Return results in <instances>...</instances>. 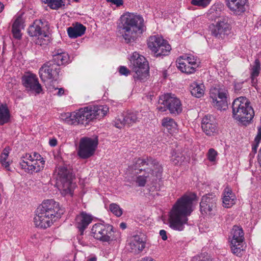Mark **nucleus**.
Returning a JSON list of instances; mask_svg holds the SVG:
<instances>
[{"instance_id":"1","label":"nucleus","mask_w":261,"mask_h":261,"mask_svg":"<svg viewBox=\"0 0 261 261\" xmlns=\"http://www.w3.org/2000/svg\"><path fill=\"white\" fill-rule=\"evenodd\" d=\"M196 200L194 193L185 194L173 206L169 215V226L172 229L182 231L187 223L188 217L194 210L193 203Z\"/></svg>"},{"instance_id":"2","label":"nucleus","mask_w":261,"mask_h":261,"mask_svg":"<svg viewBox=\"0 0 261 261\" xmlns=\"http://www.w3.org/2000/svg\"><path fill=\"white\" fill-rule=\"evenodd\" d=\"M130 169L138 175L135 181L139 187L145 186L148 181H154L160 178L163 167L159 162L152 158L136 159Z\"/></svg>"},{"instance_id":"3","label":"nucleus","mask_w":261,"mask_h":261,"mask_svg":"<svg viewBox=\"0 0 261 261\" xmlns=\"http://www.w3.org/2000/svg\"><path fill=\"white\" fill-rule=\"evenodd\" d=\"M144 19L140 15L127 12L120 18L118 31L127 43L136 40L142 33Z\"/></svg>"},{"instance_id":"4","label":"nucleus","mask_w":261,"mask_h":261,"mask_svg":"<svg viewBox=\"0 0 261 261\" xmlns=\"http://www.w3.org/2000/svg\"><path fill=\"white\" fill-rule=\"evenodd\" d=\"M64 210L53 199L45 200L37 209L34 222L36 227L46 228L49 227L56 219L63 214Z\"/></svg>"},{"instance_id":"5","label":"nucleus","mask_w":261,"mask_h":261,"mask_svg":"<svg viewBox=\"0 0 261 261\" xmlns=\"http://www.w3.org/2000/svg\"><path fill=\"white\" fill-rule=\"evenodd\" d=\"M109 110L106 106H89L79 109L71 114L67 120L72 124H87L90 121L105 116Z\"/></svg>"},{"instance_id":"6","label":"nucleus","mask_w":261,"mask_h":261,"mask_svg":"<svg viewBox=\"0 0 261 261\" xmlns=\"http://www.w3.org/2000/svg\"><path fill=\"white\" fill-rule=\"evenodd\" d=\"M232 117L244 125L249 124L254 116V112L249 100L245 97L236 98L232 104Z\"/></svg>"},{"instance_id":"7","label":"nucleus","mask_w":261,"mask_h":261,"mask_svg":"<svg viewBox=\"0 0 261 261\" xmlns=\"http://www.w3.org/2000/svg\"><path fill=\"white\" fill-rule=\"evenodd\" d=\"M58 189L63 196L73 195L74 184L72 182V175L65 166H59L55 171Z\"/></svg>"},{"instance_id":"8","label":"nucleus","mask_w":261,"mask_h":261,"mask_svg":"<svg viewBox=\"0 0 261 261\" xmlns=\"http://www.w3.org/2000/svg\"><path fill=\"white\" fill-rule=\"evenodd\" d=\"M211 19L215 22L211 30L212 35L219 40L224 39L229 34L231 29L229 18L224 15L219 16L213 14Z\"/></svg>"},{"instance_id":"9","label":"nucleus","mask_w":261,"mask_h":261,"mask_svg":"<svg viewBox=\"0 0 261 261\" xmlns=\"http://www.w3.org/2000/svg\"><path fill=\"white\" fill-rule=\"evenodd\" d=\"M48 29L47 22L41 19L35 20L28 29L30 36L36 37L35 43L40 45L46 44L47 40L45 38L48 37L46 30Z\"/></svg>"},{"instance_id":"10","label":"nucleus","mask_w":261,"mask_h":261,"mask_svg":"<svg viewBox=\"0 0 261 261\" xmlns=\"http://www.w3.org/2000/svg\"><path fill=\"white\" fill-rule=\"evenodd\" d=\"M244 233L242 228L235 225L231 229L230 240V248L232 253L238 256H241L244 251Z\"/></svg>"},{"instance_id":"11","label":"nucleus","mask_w":261,"mask_h":261,"mask_svg":"<svg viewBox=\"0 0 261 261\" xmlns=\"http://www.w3.org/2000/svg\"><path fill=\"white\" fill-rule=\"evenodd\" d=\"M147 45L148 48L156 54V57L168 55L171 49L167 41L159 35L150 37Z\"/></svg>"},{"instance_id":"12","label":"nucleus","mask_w":261,"mask_h":261,"mask_svg":"<svg viewBox=\"0 0 261 261\" xmlns=\"http://www.w3.org/2000/svg\"><path fill=\"white\" fill-rule=\"evenodd\" d=\"M142 115L137 111H127L117 115L114 121V125L118 128H122L125 125H132L139 122Z\"/></svg>"},{"instance_id":"13","label":"nucleus","mask_w":261,"mask_h":261,"mask_svg":"<svg viewBox=\"0 0 261 261\" xmlns=\"http://www.w3.org/2000/svg\"><path fill=\"white\" fill-rule=\"evenodd\" d=\"M98 140L97 138L84 137L80 141L77 151L79 156L83 159H88L92 156L97 148Z\"/></svg>"},{"instance_id":"14","label":"nucleus","mask_w":261,"mask_h":261,"mask_svg":"<svg viewBox=\"0 0 261 261\" xmlns=\"http://www.w3.org/2000/svg\"><path fill=\"white\" fill-rule=\"evenodd\" d=\"M213 106L218 110H225L227 108V91L224 88H212L210 92Z\"/></svg>"},{"instance_id":"15","label":"nucleus","mask_w":261,"mask_h":261,"mask_svg":"<svg viewBox=\"0 0 261 261\" xmlns=\"http://www.w3.org/2000/svg\"><path fill=\"white\" fill-rule=\"evenodd\" d=\"M113 226L109 224L97 223L91 229L92 236L96 240L103 242H109L113 240Z\"/></svg>"},{"instance_id":"16","label":"nucleus","mask_w":261,"mask_h":261,"mask_svg":"<svg viewBox=\"0 0 261 261\" xmlns=\"http://www.w3.org/2000/svg\"><path fill=\"white\" fill-rule=\"evenodd\" d=\"M159 103L166 105L171 114L178 115L182 110L180 99L171 93H166L161 96Z\"/></svg>"},{"instance_id":"17","label":"nucleus","mask_w":261,"mask_h":261,"mask_svg":"<svg viewBox=\"0 0 261 261\" xmlns=\"http://www.w3.org/2000/svg\"><path fill=\"white\" fill-rule=\"evenodd\" d=\"M22 83L26 90L35 94H40L42 89L37 76L32 73L27 72L22 77Z\"/></svg>"},{"instance_id":"18","label":"nucleus","mask_w":261,"mask_h":261,"mask_svg":"<svg viewBox=\"0 0 261 261\" xmlns=\"http://www.w3.org/2000/svg\"><path fill=\"white\" fill-rule=\"evenodd\" d=\"M45 160L36 161L30 159H23L19 163L21 168L25 172L32 174L42 170L44 167Z\"/></svg>"},{"instance_id":"19","label":"nucleus","mask_w":261,"mask_h":261,"mask_svg":"<svg viewBox=\"0 0 261 261\" xmlns=\"http://www.w3.org/2000/svg\"><path fill=\"white\" fill-rule=\"evenodd\" d=\"M216 198L213 195L203 196L200 203V208L202 214H212L216 207Z\"/></svg>"},{"instance_id":"20","label":"nucleus","mask_w":261,"mask_h":261,"mask_svg":"<svg viewBox=\"0 0 261 261\" xmlns=\"http://www.w3.org/2000/svg\"><path fill=\"white\" fill-rule=\"evenodd\" d=\"M201 127L206 135L208 136L214 135L217 130L216 119L212 115H205L201 121Z\"/></svg>"},{"instance_id":"21","label":"nucleus","mask_w":261,"mask_h":261,"mask_svg":"<svg viewBox=\"0 0 261 261\" xmlns=\"http://www.w3.org/2000/svg\"><path fill=\"white\" fill-rule=\"evenodd\" d=\"M247 0H225L226 5L234 14L240 15L246 11Z\"/></svg>"},{"instance_id":"22","label":"nucleus","mask_w":261,"mask_h":261,"mask_svg":"<svg viewBox=\"0 0 261 261\" xmlns=\"http://www.w3.org/2000/svg\"><path fill=\"white\" fill-rule=\"evenodd\" d=\"M146 242L144 238L139 235L133 236L128 243V249L131 252L138 254L145 248Z\"/></svg>"},{"instance_id":"23","label":"nucleus","mask_w":261,"mask_h":261,"mask_svg":"<svg viewBox=\"0 0 261 261\" xmlns=\"http://www.w3.org/2000/svg\"><path fill=\"white\" fill-rule=\"evenodd\" d=\"M51 62L53 63H50V65H62L70 63L71 60L67 53L58 49L53 52Z\"/></svg>"},{"instance_id":"24","label":"nucleus","mask_w":261,"mask_h":261,"mask_svg":"<svg viewBox=\"0 0 261 261\" xmlns=\"http://www.w3.org/2000/svg\"><path fill=\"white\" fill-rule=\"evenodd\" d=\"M93 219V217L91 215L84 212L76 216L75 225L82 233L92 222Z\"/></svg>"},{"instance_id":"25","label":"nucleus","mask_w":261,"mask_h":261,"mask_svg":"<svg viewBox=\"0 0 261 261\" xmlns=\"http://www.w3.org/2000/svg\"><path fill=\"white\" fill-rule=\"evenodd\" d=\"M39 74L41 80L45 82L56 78L58 75V72L53 66H42L39 69Z\"/></svg>"},{"instance_id":"26","label":"nucleus","mask_w":261,"mask_h":261,"mask_svg":"<svg viewBox=\"0 0 261 261\" xmlns=\"http://www.w3.org/2000/svg\"><path fill=\"white\" fill-rule=\"evenodd\" d=\"M223 195V204L224 207L229 208L234 204L236 197L230 187H226L224 189Z\"/></svg>"},{"instance_id":"27","label":"nucleus","mask_w":261,"mask_h":261,"mask_svg":"<svg viewBox=\"0 0 261 261\" xmlns=\"http://www.w3.org/2000/svg\"><path fill=\"white\" fill-rule=\"evenodd\" d=\"M176 63L179 65H186L187 64L192 65L201 63L199 59L192 55H183L179 57L176 60Z\"/></svg>"},{"instance_id":"28","label":"nucleus","mask_w":261,"mask_h":261,"mask_svg":"<svg viewBox=\"0 0 261 261\" xmlns=\"http://www.w3.org/2000/svg\"><path fill=\"white\" fill-rule=\"evenodd\" d=\"M86 27L83 24L76 23L73 27L67 29L68 36L71 38H76L82 36L85 32Z\"/></svg>"},{"instance_id":"29","label":"nucleus","mask_w":261,"mask_h":261,"mask_svg":"<svg viewBox=\"0 0 261 261\" xmlns=\"http://www.w3.org/2000/svg\"><path fill=\"white\" fill-rule=\"evenodd\" d=\"M190 90L192 95L200 98L203 95L205 88L202 83L194 82L191 84Z\"/></svg>"},{"instance_id":"30","label":"nucleus","mask_w":261,"mask_h":261,"mask_svg":"<svg viewBox=\"0 0 261 261\" xmlns=\"http://www.w3.org/2000/svg\"><path fill=\"white\" fill-rule=\"evenodd\" d=\"M134 78L144 80L149 76V66H134Z\"/></svg>"},{"instance_id":"31","label":"nucleus","mask_w":261,"mask_h":261,"mask_svg":"<svg viewBox=\"0 0 261 261\" xmlns=\"http://www.w3.org/2000/svg\"><path fill=\"white\" fill-rule=\"evenodd\" d=\"M10 150L9 147H5L0 155V163L7 171H11L10 165L12 161L8 158Z\"/></svg>"},{"instance_id":"32","label":"nucleus","mask_w":261,"mask_h":261,"mask_svg":"<svg viewBox=\"0 0 261 261\" xmlns=\"http://www.w3.org/2000/svg\"><path fill=\"white\" fill-rule=\"evenodd\" d=\"M129 60L133 65H148L146 59L137 52H134Z\"/></svg>"},{"instance_id":"33","label":"nucleus","mask_w":261,"mask_h":261,"mask_svg":"<svg viewBox=\"0 0 261 261\" xmlns=\"http://www.w3.org/2000/svg\"><path fill=\"white\" fill-rule=\"evenodd\" d=\"M162 125L167 128L170 133L177 129V125L173 119L170 117L164 118L162 120Z\"/></svg>"},{"instance_id":"34","label":"nucleus","mask_w":261,"mask_h":261,"mask_svg":"<svg viewBox=\"0 0 261 261\" xmlns=\"http://www.w3.org/2000/svg\"><path fill=\"white\" fill-rule=\"evenodd\" d=\"M10 119L9 111L6 106L0 105V124L8 122Z\"/></svg>"},{"instance_id":"35","label":"nucleus","mask_w":261,"mask_h":261,"mask_svg":"<svg viewBox=\"0 0 261 261\" xmlns=\"http://www.w3.org/2000/svg\"><path fill=\"white\" fill-rule=\"evenodd\" d=\"M44 2L47 4L48 6L53 9H58L64 6L63 0H44Z\"/></svg>"},{"instance_id":"36","label":"nucleus","mask_w":261,"mask_h":261,"mask_svg":"<svg viewBox=\"0 0 261 261\" xmlns=\"http://www.w3.org/2000/svg\"><path fill=\"white\" fill-rule=\"evenodd\" d=\"M110 211L116 217H120L123 214V210L116 203H113L109 205Z\"/></svg>"},{"instance_id":"37","label":"nucleus","mask_w":261,"mask_h":261,"mask_svg":"<svg viewBox=\"0 0 261 261\" xmlns=\"http://www.w3.org/2000/svg\"><path fill=\"white\" fill-rule=\"evenodd\" d=\"M218 154V152L214 148H212L208 149L206 153V156L211 163L215 164L217 162Z\"/></svg>"},{"instance_id":"38","label":"nucleus","mask_w":261,"mask_h":261,"mask_svg":"<svg viewBox=\"0 0 261 261\" xmlns=\"http://www.w3.org/2000/svg\"><path fill=\"white\" fill-rule=\"evenodd\" d=\"M24 159H30V160H34L36 161L44 160V159L36 152H32L31 154L26 153L25 155L23 157Z\"/></svg>"},{"instance_id":"39","label":"nucleus","mask_w":261,"mask_h":261,"mask_svg":"<svg viewBox=\"0 0 261 261\" xmlns=\"http://www.w3.org/2000/svg\"><path fill=\"white\" fill-rule=\"evenodd\" d=\"M260 66H253L251 69V79L252 83H255V79L258 76L260 72Z\"/></svg>"},{"instance_id":"40","label":"nucleus","mask_w":261,"mask_h":261,"mask_svg":"<svg viewBox=\"0 0 261 261\" xmlns=\"http://www.w3.org/2000/svg\"><path fill=\"white\" fill-rule=\"evenodd\" d=\"M177 67L181 72L187 74L193 73L196 71L195 68L193 66H177Z\"/></svg>"},{"instance_id":"41","label":"nucleus","mask_w":261,"mask_h":261,"mask_svg":"<svg viewBox=\"0 0 261 261\" xmlns=\"http://www.w3.org/2000/svg\"><path fill=\"white\" fill-rule=\"evenodd\" d=\"M211 0H192L191 3L194 6L206 7L208 5Z\"/></svg>"},{"instance_id":"42","label":"nucleus","mask_w":261,"mask_h":261,"mask_svg":"<svg viewBox=\"0 0 261 261\" xmlns=\"http://www.w3.org/2000/svg\"><path fill=\"white\" fill-rule=\"evenodd\" d=\"M12 28L22 29H23V21L21 17H18L14 22Z\"/></svg>"},{"instance_id":"43","label":"nucleus","mask_w":261,"mask_h":261,"mask_svg":"<svg viewBox=\"0 0 261 261\" xmlns=\"http://www.w3.org/2000/svg\"><path fill=\"white\" fill-rule=\"evenodd\" d=\"M192 261H212V259L203 255H198L193 257Z\"/></svg>"},{"instance_id":"44","label":"nucleus","mask_w":261,"mask_h":261,"mask_svg":"<svg viewBox=\"0 0 261 261\" xmlns=\"http://www.w3.org/2000/svg\"><path fill=\"white\" fill-rule=\"evenodd\" d=\"M21 29H20L12 28V32L15 38L20 39L21 38Z\"/></svg>"},{"instance_id":"45","label":"nucleus","mask_w":261,"mask_h":261,"mask_svg":"<svg viewBox=\"0 0 261 261\" xmlns=\"http://www.w3.org/2000/svg\"><path fill=\"white\" fill-rule=\"evenodd\" d=\"M172 157H173V156H172ZM185 159V156H180V155L178 154L175 156L174 158H172L171 160L175 164H177L178 163H181L184 161Z\"/></svg>"},{"instance_id":"46","label":"nucleus","mask_w":261,"mask_h":261,"mask_svg":"<svg viewBox=\"0 0 261 261\" xmlns=\"http://www.w3.org/2000/svg\"><path fill=\"white\" fill-rule=\"evenodd\" d=\"M119 72L121 75H124L125 76L128 75L130 71L127 68H126L125 66H121L119 68Z\"/></svg>"},{"instance_id":"47","label":"nucleus","mask_w":261,"mask_h":261,"mask_svg":"<svg viewBox=\"0 0 261 261\" xmlns=\"http://www.w3.org/2000/svg\"><path fill=\"white\" fill-rule=\"evenodd\" d=\"M107 2L111 3L117 7H119L123 5V0H107Z\"/></svg>"},{"instance_id":"48","label":"nucleus","mask_w":261,"mask_h":261,"mask_svg":"<svg viewBox=\"0 0 261 261\" xmlns=\"http://www.w3.org/2000/svg\"><path fill=\"white\" fill-rule=\"evenodd\" d=\"M157 109L159 111L163 112L166 111L168 109V108L166 105H161L159 103V105L157 106Z\"/></svg>"},{"instance_id":"49","label":"nucleus","mask_w":261,"mask_h":261,"mask_svg":"<svg viewBox=\"0 0 261 261\" xmlns=\"http://www.w3.org/2000/svg\"><path fill=\"white\" fill-rule=\"evenodd\" d=\"M159 233H160V235L161 237L163 240L166 241L167 240L168 237L167 236V232L165 230H164V229L161 230L160 231Z\"/></svg>"},{"instance_id":"50","label":"nucleus","mask_w":261,"mask_h":261,"mask_svg":"<svg viewBox=\"0 0 261 261\" xmlns=\"http://www.w3.org/2000/svg\"><path fill=\"white\" fill-rule=\"evenodd\" d=\"M261 140V128H259L258 129L257 135L255 138V141L256 142H258Z\"/></svg>"},{"instance_id":"51","label":"nucleus","mask_w":261,"mask_h":261,"mask_svg":"<svg viewBox=\"0 0 261 261\" xmlns=\"http://www.w3.org/2000/svg\"><path fill=\"white\" fill-rule=\"evenodd\" d=\"M49 144L50 146L54 147L57 144V140L56 138H53L49 140Z\"/></svg>"},{"instance_id":"52","label":"nucleus","mask_w":261,"mask_h":261,"mask_svg":"<svg viewBox=\"0 0 261 261\" xmlns=\"http://www.w3.org/2000/svg\"><path fill=\"white\" fill-rule=\"evenodd\" d=\"M53 89H54L55 90H58V92L57 93V95L59 96H61L63 95L64 93V90L62 88H53Z\"/></svg>"},{"instance_id":"53","label":"nucleus","mask_w":261,"mask_h":261,"mask_svg":"<svg viewBox=\"0 0 261 261\" xmlns=\"http://www.w3.org/2000/svg\"><path fill=\"white\" fill-rule=\"evenodd\" d=\"M243 82L242 83H236L234 84V89L236 91H239L242 88Z\"/></svg>"},{"instance_id":"54","label":"nucleus","mask_w":261,"mask_h":261,"mask_svg":"<svg viewBox=\"0 0 261 261\" xmlns=\"http://www.w3.org/2000/svg\"><path fill=\"white\" fill-rule=\"evenodd\" d=\"M258 162L259 164L260 167H261V147L259 149L258 154Z\"/></svg>"},{"instance_id":"55","label":"nucleus","mask_w":261,"mask_h":261,"mask_svg":"<svg viewBox=\"0 0 261 261\" xmlns=\"http://www.w3.org/2000/svg\"><path fill=\"white\" fill-rule=\"evenodd\" d=\"M141 261H154L153 259H152L150 257H145L143 258Z\"/></svg>"},{"instance_id":"56","label":"nucleus","mask_w":261,"mask_h":261,"mask_svg":"<svg viewBox=\"0 0 261 261\" xmlns=\"http://www.w3.org/2000/svg\"><path fill=\"white\" fill-rule=\"evenodd\" d=\"M120 227L122 229H124L126 228V224L124 222H122L120 224Z\"/></svg>"},{"instance_id":"57","label":"nucleus","mask_w":261,"mask_h":261,"mask_svg":"<svg viewBox=\"0 0 261 261\" xmlns=\"http://www.w3.org/2000/svg\"><path fill=\"white\" fill-rule=\"evenodd\" d=\"M4 8V5L3 4L0 3V13L2 12Z\"/></svg>"},{"instance_id":"58","label":"nucleus","mask_w":261,"mask_h":261,"mask_svg":"<svg viewBox=\"0 0 261 261\" xmlns=\"http://www.w3.org/2000/svg\"><path fill=\"white\" fill-rule=\"evenodd\" d=\"M87 261H96V258L95 257H92L88 259Z\"/></svg>"},{"instance_id":"59","label":"nucleus","mask_w":261,"mask_h":261,"mask_svg":"<svg viewBox=\"0 0 261 261\" xmlns=\"http://www.w3.org/2000/svg\"><path fill=\"white\" fill-rule=\"evenodd\" d=\"M255 65H259L260 64V63H259V61L257 60H255Z\"/></svg>"},{"instance_id":"60","label":"nucleus","mask_w":261,"mask_h":261,"mask_svg":"<svg viewBox=\"0 0 261 261\" xmlns=\"http://www.w3.org/2000/svg\"><path fill=\"white\" fill-rule=\"evenodd\" d=\"M75 2H78L79 0H74Z\"/></svg>"}]
</instances>
